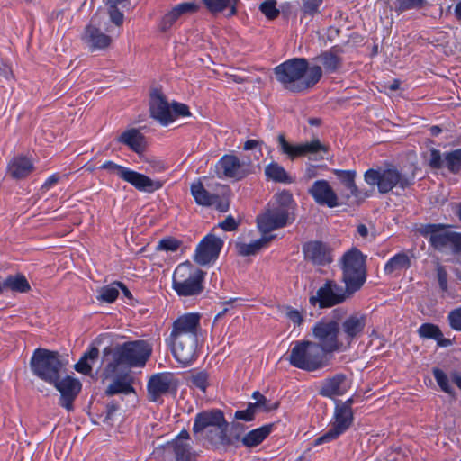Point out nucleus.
Masks as SVG:
<instances>
[{"label": "nucleus", "instance_id": "79ce46f5", "mask_svg": "<svg viewBox=\"0 0 461 461\" xmlns=\"http://www.w3.org/2000/svg\"><path fill=\"white\" fill-rule=\"evenodd\" d=\"M252 398L255 400V402H250V404L254 406V409L257 412L259 410L269 412L271 411L276 410L279 407V402L271 403L270 401L267 400L266 396H264L258 391L253 393Z\"/></svg>", "mask_w": 461, "mask_h": 461}, {"label": "nucleus", "instance_id": "4be33fe9", "mask_svg": "<svg viewBox=\"0 0 461 461\" xmlns=\"http://www.w3.org/2000/svg\"><path fill=\"white\" fill-rule=\"evenodd\" d=\"M223 241L215 235H206L197 245L194 254V261L205 266L218 258L222 249Z\"/></svg>", "mask_w": 461, "mask_h": 461}, {"label": "nucleus", "instance_id": "680f3d73", "mask_svg": "<svg viewBox=\"0 0 461 461\" xmlns=\"http://www.w3.org/2000/svg\"><path fill=\"white\" fill-rule=\"evenodd\" d=\"M240 221H237L232 215H229L218 224V227L224 231H234L238 229Z\"/></svg>", "mask_w": 461, "mask_h": 461}, {"label": "nucleus", "instance_id": "13d9d810", "mask_svg": "<svg viewBox=\"0 0 461 461\" xmlns=\"http://www.w3.org/2000/svg\"><path fill=\"white\" fill-rule=\"evenodd\" d=\"M110 21L116 26H122L124 21L123 14L119 10L118 6L113 5H106Z\"/></svg>", "mask_w": 461, "mask_h": 461}, {"label": "nucleus", "instance_id": "bf43d9fd", "mask_svg": "<svg viewBox=\"0 0 461 461\" xmlns=\"http://www.w3.org/2000/svg\"><path fill=\"white\" fill-rule=\"evenodd\" d=\"M447 319L453 330L461 331V306L451 311Z\"/></svg>", "mask_w": 461, "mask_h": 461}, {"label": "nucleus", "instance_id": "ddd939ff", "mask_svg": "<svg viewBox=\"0 0 461 461\" xmlns=\"http://www.w3.org/2000/svg\"><path fill=\"white\" fill-rule=\"evenodd\" d=\"M277 142L279 151L290 160H294L310 154L327 153L329 151V147L322 144L319 139H314L310 142L291 144L286 140L285 134L280 133L277 136Z\"/></svg>", "mask_w": 461, "mask_h": 461}, {"label": "nucleus", "instance_id": "864d4df0", "mask_svg": "<svg viewBox=\"0 0 461 461\" xmlns=\"http://www.w3.org/2000/svg\"><path fill=\"white\" fill-rule=\"evenodd\" d=\"M284 311L285 317L293 322L294 326H301L304 322L303 312L293 308L290 305H285Z\"/></svg>", "mask_w": 461, "mask_h": 461}, {"label": "nucleus", "instance_id": "338daca9", "mask_svg": "<svg viewBox=\"0 0 461 461\" xmlns=\"http://www.w3.org/2000/svg\"><path fill=\"white\" fill-rule=\"evenodd\" d=\"M60 179V176H59V174H53L51 175L50 176H49L47 178V180L44 182V184L42 185V188L43 189H46V190H49L50 188H51L53 185H55L56 184L59 183Z\"/></svg>", "mask_w": 461, "mask_h": 461}, {"label": "nucleus", "instance_id": "c756f323", "mask_svg": "<svg viewBox=\"0 0 461 461\" xmlns=\"http://www.w3.org/2000/svg\"><path fill=\"white\" fill-rule=\"evenodd\" d=\"M344 50L339 45H334L327 50L321 51L314 60L319 61L322 67L321 69L327 74H334L339 71L343 67L342 54Z\"/></svg>", "mask_w": 461, "mask_h": 461}, {"label": "nucleus", "instance_id": "393cba45", "mask_svg": "<svg viewBox=\"0 0 461 461\" xmlns=\"http://www.w3.org/2000/svg\"><path fill=\"white\" fill-rule=\"evenodd\" d=\"M95 21V17H93L90 23L85 27L84 32L81 35L82 41L92 52L104 50L113 42V38L110 35L104 33L96 24H94Z\"/></svg>", "mask_w": 461, "mask_h": 461}, {"label": "nucleus", "instance_id": "f257e3e1", "mask_svg": "<svg viewBox=\"0 0 461 461\" xmlns=\"http://www.w3.org/2000/svg\"><path fill=\"white\" fill-rule=\"evenodd\" d=\"M275 423L263 425L247 433V426L240 421L229 422L221 409H209L198 412L193 424V433L203 435L215 451L227 452L240 445L253 448L259 446L273 431Z\"/></svg>", "mask_w": 461, "mask_h": 461}, {"label": "nucleus", "instance_id": "5fc2aeb1", "mask_svg": "<svg viewBox=\"0 0 461 461\" xmlns=\"http://www.w3.org/2000/svg\"><path fill=\"white\" fill-rule=\"evenodd\" d=\"M257 411L254 409V406L248 404L245 410H238L234 413L235 421L242 420L245 422L253 421L256 418Z\"/></svg>", "mask_w": 461, "mask_h": 461}, {"label": "nucleus", "instance_id": "5701e85b", "mask_svg": "<svg viewBox=\"0 0 461 461\" xmlns=\"http://www.w3.org/2000/svg\"><path fill=\"white\" fill-rule=\"evenodd\" d=\"M308 194L313 198L314 202L321 206L335 208L346 202L340 203L339 195L327 180L321 179L313 182L308 189Z\"/></svg>", "mask_w": 461, "mask_h": 461}, {"label": "nucleus", "instance_id": "1a4fd4ad", "mask_svg": "<svg viewBox=\"0 0 461 461\" xmlns=\"http://www.w3.org/2000/svg\"><path fill=\"white\" fill-rule=\"evenodd\" d=\"M448 225L442 223L422 224L418 229L419 233L429 238V243L436 250L449 248L453 254L461 253V233L448 230Z\"/></svg>", "mask_w": 461, "mask_h": 461}, {"label": "nucleus", "instance_id": "2f4dec72", "mask_svg": "<svg viewBox=\"0 0 461 461\" xmlns=\"http://www.w3.org/2000/svg\"><path fill=\"white\" fill-rule=\"evenodd\" d=\"M348 389L347 375L339 373L331 377L326 378L320 388L319 394L327 397L334 398L341 396L347 393Z\"/></svg>", "mask_w": 461, "mask_h": 461}, {"label": "nucleus", "instance_id": "7c9ffc66", "mask_svg": "<svg viewBox=\"0 0 461 461\" xmlns=\"http://www.w3.org/2000/svg\"><path fill=\"white\" fill-rule=\"evenodd\" d=\"M115 141L126 146L130 150L138 155L143 154L148 146L146 137L136 128H131L122 131L116 137Z\"/></svg>", "mask_w": 461, "mask_h": 461}, {"label": "nucleus", "instance_id": "423d86ee", "mask_svg": "<svg viewBox=\"0 0 461 461\" xmlns=\"http://www.w3.org/2000/svg\"><path fill=\"white\" fill-rule=\"evenodd\" d=\"M366 256L354 247L346 251L339 260L341 280L349 293L360 290L366 280Z\"/></svg>", "mask_w": 461, "mask_h": 461}, {"label": "nucleus", "instance_id": "f704fd0d", "mask_svg": "<svg viewBox=\"0 0 461 461\" xmlns=\"http://www.w3.org/2000/svg\"><path fill=\"white\" fill-rule=\"evenodd\" d=\"M31 290V285L23 274L8 275L1 280V294L5 291L25 294Z\"/></svg>", "mask_w": 461, "mask_h": 461}, {"label": "nucleus", "instance_id": "774afa93", "mask_svg": "<svg viewBox=\"0 0 461 461\" xmlns=\"http://www.w3.org/2000/svg\"><path fill=\"white\" fill-rule=\"evenodd\" d=\"M279 10L280 14H282L285 18H289L293 12V5L290 2H285L281 5V8Z\"/></svg>", "mask_w": 461, "mask_h": 461}, {"label": "nucleus", "instance_id": "c85d7f7f", "mask_svg": "<svg viewBox=\"0 0 461 461\" xmlns=\"http://www.w3.org/2000/svg\"><path fill=\"white\" fill-rule=\"evenodd\" d=\"M333 173L339 180L341 185L350 192V194L342 196V198H345L346 203L350 197H354L357 203H361L365 201L366 198L370 196V194L367 191L364 192L360 190L356 185V170L334 169Z\"/></svg>", "mask_w": 461, "mask_h": 461}, {"label": "nucleus", "instance_id": "4c0bfd02", "mask_svg": "<svg viewBox=\"0 0 461 461\" xmlns=\"http://www.w3.org/2000/svg\"><path fill=\"white\" fill-rule=\"evenodd\" d=\"M190 191L197 204L205 207L212 206L216 194H211L207 191L200 180L191 185Z\"/></svg>", "mask_w": 461, "mask_h": 461}, {"label": "nucleus", "instance_id": "0e129e2a", "mask_svg": "<svg viewBox=\"0 0 461 461\" xmlns=\"http://www.w3.org/2000/svg\"><path fill=\"white\" fill-rule=\"evenodd\" d=\"M119 410V403L112 401L106 404L105 418L104 421H108L113 419V414Z\"/></svg>", "mask_w": 461, "mask_h": 461}, {"label": "nucleus", "instance_id": "de8ad7c7", "mask_svg": "<svg viewBox=\"0 0 461 461\" xmlns=\"http://www.w3.org/2000/svg\"><path fill=\"white\" fill-rule=\"evenodd\" d=\"M276 0H266L259 5L260 12L267 17V20H275L280 14V10L276 7Z\"/></svg>", "mask_w": 461, "mask_h": 461}, {"label": "nucleus", "instance_id": "bb28decb", "mask_svg": "<svg viewBox=\"0 0 461 461\" xmlns=\"http://www.w3.org/2000/svg\"><path fill=\"white\" fill-rule=\"evenodd\" d=\"M201 316L199 313L190 312L178 317L172 325L171 338L194 337L198 338Z\"/></svg>", "mask_w": 461, "mask_h": 461}, {"label": "nucleus", "instance_id": "ea45409f", "mask_svg": "<svg viewBox=\"0 0 461 461\" xmlns=\"http://www.w3.org/2000/svg\"><path fill=\"white\" fill-rule=\"evenodd\" d=\"M274 236L262 237L256 240L251 243L238 242L236 243L237 252L240 256H251L257 254L262 248H264Z\"/></svg>", "mask_w": 461, "mask_h": 461}, {"label": "nucleus", "instance_id": "603ef678", "mask_svg": "<svg viewBox=\"0 0 461 461\" xmlns=\"http://www.w3.org/2000/svg\"><path fill=\"white\" fill-rule=\"evenodd\" d=\"M118 295V287L112 284V285H105L102 287L98 299L103 302L112 303L117 299Z\"/></svg>", "mask_w": 461, "mask_h": 461}, {"label": "nucleus", "instance_id": "c9c22d12", "mask_svg": "<svg viewBox=\"0 0 461 461\" xmlns=\"http://www.w3.org/2000/svg\"><path fill=\"white\" fill-rule=\"evenodd\" d=\"M99 357V349L97 347L91 345L89 348L82 355L80 359L75 365V370L86 375H92V365L97 361Z\"/></svg>", "mask_w": 461, "mask_h": 461}, {"label": "nucleus", "instance_id": "6ab92c4d", "mask_svg": "<svg viewBox=\"0 0 461 461\" xmlns=\"http://www.w3.org/2000/svg\"><path fill=\"white\" fill-rule=\"evenodd\" d=\"M51 385L60 393L59 405L68 411H73L74 402L82 389L81 382L70 375H66L62 379L58 378Z\"/></svg>", "mask_w": 461, "mask_h": 461}, {"label": "nucleus", "instance_id": "49530a36", "mask_svg": "<svg viewBox=\"0 0 461 461\" xmlns=\"http://www.w3.org/2000/svg\"><path fill=\"white\" fill-rule=\"evenodd\" d=\"M426 5V0H396L394 10L397 14H402L411 9H420Z\"/></svg>", "mask_w": 461, "mask_h": 461}, {"label": "nucleus", "instance_id": "0eeeda50", "mask_svg": "<svg viewBox=\"0 0 461 461\" xmlns=\"http://www.w3.org/2000/svg\"><path fill=\"white\" fill-rule=\"evenodd\" d=\"M205 272L186 261L176 267L173 274L172 287L179 296H196L204 290Z\"/></svg>", "mask_w": 461, "mask_h": 461}, {"label": "nucleus", "instance_id": "7ed1b4c3", "mask_svg": "<svg viewBox=\"0 0 461 461\" xmlns=\"http://www.w3.org/2000/svg\"><path fill=\"white\" fill-rule=\"evenodd\" d=\"M152 345L144 339L129 340L115 347H106L103 350L108 361L104 368L105 378L115 376L121 366H144L152 354Z\"/></svg>", "mask_w": 461, "mask_h": 461}, {"label": "nucleus", "instance_id": "a18cd8bd", "mask_svg": "<svg viewBox=\"0 0 461 461\" xmlns=\"http://www.w3.org/2000/svg\"><path fill=\"white\" fill-rule=\"evenodd\" d=\"M188 382L192 386H194L203 393H205L209 385V375L205 371L192 373L188 377Z\"/></svg>", "mask_w": 461, "mask_h": 461}, {"label": "nucleus", "instance_id": "4d7b16f0", "mask_svg": "<svg viewBox=\"0 0 461 461\" xmlns=\"http://www.w3.org/2000/svg\"><path fill=\"white\" fill-rule=\"evenodd\" d=\"M229 193L230 191L229 190ZM213 206L220 212H226L229 211L230 206V194H223L222 195L216 194V198L213 199Z\"/></svg>", "mask_w": 461, "mask_h": 461}, {"label": "nucleus", "instance_id": "69168bd1", "mask_svg": "<svg viewBox=\"0 0 461 461\" xmlns=\"http://www.w3.org/2000/svg\"><path fill=\"white\" fill-rule=\"evenodd\" d=\"M0 76L6 80H9L14 77L11 67L4 60L0 61Z\"/></svg>", "mask_w": 461, "mask_h": 461}, {"label": "nucleus", "instance_id": "a19ab883", "mask_svg": "<svg viewBox=\"0 0 461 461\" xmlns=\"http://www.w3.org/2000/svg\"><path fill=\"white\" fill-rule=\"evenodd\" d=\"M265 175L268 179L277 183L292 182V179L285 169L276 162H272L266 167Z\"/></svg>", "mask_w": 461, "mask_h": 461}, {"label": "nucleus", "instance_id": "2eb2a0df", "mask_svg": "<svg viewBox=\"0 0 461 461\" xmlns=\"http://www.w3.org/2000/svg\"><path fill=\"white\" fill-rule=\"evenodd\" d=\"M428 166L432 170L447 168L450 174H459L461 172V148L443 154L439 149H430Z\"/></svg>", "mask_w": 461, "mask_h": 461}, {"label": "nucleus", "instance_id": "473e14b6", "mask_svg": "<svg viewBox=\"0 0 461 461\" xmlns=\"http://www.w3.org/2000/svg\"><path fill=\"white\" fill-rule=\"evenodd\" d=\"M34 169L32 162L24 156H16L8 163L7 173L13 179L27 177Z\"/></svg>", "mask_w": 461, "mask_h": 461}, {"label": "nucleus", "instance_id": "39448f33", "mask_svg": "<svg viewBox=\"0 0 461 461\" xmlns=\"http://www.w3.org/2000/svg\"><path fill=\"white\" fill-rule=\"evenodd\" d=\"M364 180L372 187L377 186L381 194H388L394 187L405 190L412 185V181L392 163H385L384 167H377V168L367 169L364 173Z\"/></svg>", "mask_w": 461, "mask_h": 461}, {"label": "nucleus", "instance_id": "f03ea898", "mask_svg": "<svg viewBox=\"0 0 461 461\" xmlns=\"http://www.w3.org/2000/svg\"><path fill=\"white\" fill-rule=\"evenodd\" d=\"M276 80L285 89L302 93L312 88L322 77L321 66L309 67L305 58H293L274 68Z\"/></svg>", "mask_w": 461, "mask_h": 461}, {"label": "nucleus", "instance_id": "8fccbe9b", "mask_svg": "<svg viewBox=\"0 0 461 461\" xmlns=\"http://www.w3.org/2000/svg\"><path fill=\"white\" fill-rule=\"evenodd\" d=\"M182 241L174 237H167L160 240L156 249L166 252H176L182 245Z\"/></svg>", "mask_w": 461, "mask_h": 461}, {"label": "nucleus", "instance_id": "37998d69", "mask_svg": "<svg viewBox=\"0 0 461 461\" xmlns=\"http://www.w3.org/2000/svg\"><path fill=\"white\" fill-rule=\"evenodd\" d=\"M418 334L422 339H437L443 336L439 327L433 323H423L418 329Z\"/></svg>", "mask_w": 461, "mask_h": 461}, {"label": "nucleus", "instance_id": "9d476101", "mask_svg": "<svg viewBox=\"0 0 461 461\" xmlns=\"http://www.w3.org/2000/svg\"><path fill=\"white\" fill-rule=\"evenodd\" d=\"M100 169L107 170L109 173L116 174L121 179L131 184L140 192L153 193L162 188L164 183L160 180H153L148 176L131 170L126 167L118 165L113 161H106L100 167Z\"/></svg>", "mask_w": 461, "mask_h": 461}, {"label": "nucleus", "instance_id": "412c9836", "mask_svg": "<svg viewBox=\"0 0 461 461\" xmlns=\"http://www.w3.org/2000/svg\"><path fill=\"white\" fill-rule=\"evenodd\" d=\"M304 259L315 266H326L333 261L331 247L321 240H310L303 244Z\"/></svg>", "mask_w": 461, "mask_h": 461}, {"label": "nucleus", "instance_id": "e433bc0d", "mask_svg": "<svg viewBox=\"0 0 461 461\" xmlns=\"http://www.w3.org/2000/svg\"><path fill=\"white\" fill-rule=\"evenodd\" d=\"M411 265V258L404 252H399L392 257L384 265V272L385 275H393L402 270H407Z\"/></svg>", "mask_w": 461, "mask_h": 461}, {"label": "nucleus", "instance_id": "58836bf2", "mask_svg": "<svg viewBox=\"0 0 461 461\" xmlns=\"http://www.w3.org/2000/svg\"><path fill=\"white\" fill-rule=\"evenodd\" d=\"M168 447L172 448L175 461H196V454L188 443L173 440Z\"/></svg>", "mask_w": 461, "mask_h": 461}, {"label": "nucleus", "instance_id": "3c124183", "mask_svg": "<svg viewBox=\"0 0 461 461\" xmlns=\"http://www.w3.org/2000/svg\"><path fill=\"white\" fill-rule=\"evenodd\" d=\"M275 201H276V208L286 209L287 212L290 211V209L294 203L293 195L289 191H283V192L276 194Z\"/></svg>", "mask_w": 461, "mask_h": 461}, {"label": "nucleus", "instance_id": "09e8293b", "mask_svg": "<svg viewBox=\"0 0 461 461\" xmlns=\"http://www.w3.org/2000/svg\"><path fill=\"white\" fill-rule=\"evenodd\" d=\"M324 0H302L301 11L303 16L313 17L320 14V7Z\"/></svg>", "mask_w": 461, "mask_h": 461}, {"label": "nucleus", "instance_id": "4468645a", "mask_svg": "<svg viewBox=\"0 0 461 461\" xmlns=\"http://www.w3.org/2000/svg\"><path fill=\"white\" fill-rule=\"evenodd\" d=\"M216 173L221 178L240 181L251 174V164L240 161L235 155L226 154L217 162Z\"/></svg>", "mask_w": 461, "mask_h": 461}, {"label": "nucleus", "instance_id": "20e7f679", "mask_svg": "<svg viewBox=\"0 0 461 461\" xmlns=\"http://www.w3.org/2000/svg\"><path fill=\"white\" fill-rule=\"evenodd\" d=\"M330 359L331 356L321 346L308 339L294 341L288 357L291 366L307 372L326 368L330 366Z\"/></svg>", "mask_w": 461, "mask_h": 461}, {"label": "nucleus", "instance_id": "c03bdc74", "mask_svg": "<svg viewBox=\"0 0 461 461\" xmlns=\"http://www.w3.org/2000/svg\"><path fill=\"white\" fill-rule=\"evenodd\" d=\"M432 373L441 391L451 396H455V391L453 387L450 385L449 379L446 373L438 367L433 368Z\"/></svg>", "mask_w": 461, "mask_h": 461}, {"label": "nucleus", "instance_id": "052dcab7", "mask_svg": "<svg viewBox=\"0 0 461 461\" xmlns=\"http://www.w3.org/2000/svg\"><path fill=\"white\" fill-rule=\"evenodd\" d=\"M437 279L439 285V288L442 292L447 291V272L444 266L438 264L437 265Z\"/></svg>", "mask_w": 461, "mask_h": 461}, {"label": "nucleus", "instance_id": "a878e982", "mask_svg": "<svg viewBox=\"0 0 461 461\" xmlns=\"http://www.w3.org/2000/svg\"><path fill=\"white\" fill-rule=\"evenodd\" d=\"M290 222V212L286 209L273 207L258 217V224L262 232L267 233L281 229Z\"/></svg>", "mask_w": 461, "mask_h": 461}, {"label": "nucleus", "instance_id": "dca6fc26", "mask_svg": "<svg viewBox=\"0 0 461 461\" xmlns=\"http://www.w3.org/2000/svg\"><path fill=\"white\" fill-rule=\"evenodd\" d=\"M167 342L170 346L176 360L183 366H188L196 359L198 338L169 337Z\"/></svg>", "mask_w": 461, "mask_h": 461}, {"label": "nucleus", "instance_id": "72a5a7b5", "mask_svg": "<svg viewBox=\"0 0 461 461\" xmlns=\"http://www.w3.org/2000/svg\"><path fill=\"white\" fill-rule=\"evenodd\" d=\"M116 378L111 383L105 390V394L113 396L119 393L130 394L135 393L132 386L133 378L128 373L117 374Z\"/></svg>", "mask_w": 461, "mask_h": 461}, {"label": "nucleus", "instance_id": "e2e57ef3", "mask_svg": "<svg viewBox=\"0 0 461 461\" xmlns=\"http://www.w3.org/2000/svg\"><path fill=\"white\" fill-rule=\"evenodd\" d=\"M172 113L174 115V117L176 116H189L191 113H190V111H189V107L185 104H182V103H177V102H174L172 104Z\"/></svg>", "mask_w": 461, "mask_h": 461}, {"label": "nucleus", "instance_id": "6e6d98bb", "mask_svg": "<svg viewBox=\"0 0 461 461\" xmlns=\"http://www.w3.org/2000/svg\"><path fill=\"white\" fill-rule=\"evenodd\" d=\"M211 14L222 13L227 9V0H202Z\"/></svg>", "mask_w": 461, "mask_h": 461}, {"label": "nucleus", "instance_id": "6e6552de", "mask_svg": "<svg viewBox=\"0 0 461 461\" xmlns=\"http://www.w3.org/2000/svg\"><path fill=\"white\" fill-rule=\"evenodd\" d=\"M61 356L58 351L36 348L30 360L32 374L41 380L51 384L60 377L63 368Z\"/></svg>", "mask_w": 461, "mask_h": 461}, {"label": "nucleus", "instance_id": "f8f14e48", "mask_svg": "<svg viewBox=\"0 0 461 461\" xmlns=\"http://www.w3.org/2000/svg\"><path fill=\"white\" fill-rule=\"evenodd\" d=\"M354 293H349L348 287L338 285L334 280H326L321 286L315 295L309 298V303L320 309L330 308L337 304L344 303Z\"/></svg>", "mask_w": 461, "mask_h": 461}, {"label": "nucleus", "instance_id": "9b49d317", "mask_svg": "<svg viewBox=\"0 0 461 461\" xmlns=\"http://www.w3.org/2000/svg\"><path fill=\"white\" fill-rule=\"evenodd\" d=\"M312 332L314 342L330 356L344 348L339 339V323L337 321L322 318L313 325Z\"/></svg>", "mask_w": 461, "mask_h": 461}, {"label": "nucleus", "instance_id": "aec40b11", "mask_svg": "<svg viewBox=\"0 0 461 461\" xmlns=\"http://www.w3.org/2000/svg\"><path fill=\"white\" fill-rule=\"evenodd\" d=\"M366 323L367 315L361 312H354L341 321L339 331L344 336L348 346L364 335Z\"/></svg>", "mask_w": 461, "mask_h": 461}, {"label": "nucleus", "instance_id": "f3484780", "mask_svg": "<svg viewBox=\"0 0 461 461\" xmlns=\"http://www.w3.org/2000/svg\"><path fill=\"white\" fill-rule=\"evenodd\" d=\"M178 381L173 373L162 372L152 375L147 384L148 399L150 402H158V399L168 393L171 390L176 391Z\"/></svg>", "mask_w": 461, "mask_h": 461}, {"label": "nucleus", "instance_id": "a211bd4d", "mask_svg": "<svg viewBox=\"0 0 461 461\" xmlns=\"http://www.w3.org/2000/svg\"><path fill=\"white\" fill-rule=\"evenodd\" d=\"M334 420L332 427L326 433L314 440V446H319L335 440L348 430L353 423V411H346L339 407V405H336Z\"/></svg>", "mask_w": 461, "mask_h": 461}, {"label": "nucleus", "instance_id": "b1692460", "mask_svg": "<svg viewBox=\"0 0 461 461\" xmlns=\"http://www.w3.org/2000/svg\"><path fill=\"white\" fill-rule=\"evenodd\" d=\"M149 112L151 117L163 125H167L175 120L169 104L159 88H153L150 92Z\"/></svg>", "mask_w": 461, "mask_h": 461}, {"label": "nucleus", "instance_id": "cd10ccee", "mask_svg": "<svg viewBox=\"0 0 461 461\" xmlns=\"http://www.w3.org/2000/svg\"><path fill=\"white\" fill-rule=\"evenodd\" d=\"M200 6L195 2H183L175 5L171 10L166 13L161 18L158 28L160 32H166L185 14H193L199 11Z\"/></svg>", "mask_w": 461, "mask_h": 461}]
</instances>
